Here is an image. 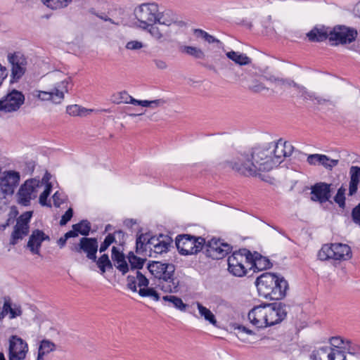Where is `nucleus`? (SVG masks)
Returning a JSON list of instances; mask_svg holds the SVG:
<instances>
[{"label":"nucleus","mask_w":360,"mask_h":360,"mask_svg":"<svg viewBox=\"0 0 360 360\" xmlns=\"http://www.w3.org/2000/svg\"><path fill=\"white\" fill-rule=\"evenodd\" d=\"M260 296L271 300H281L288 289L287 281L271 273H264L255 281Z\"/></svg>","instance_id":"nucleus-2"},{"label":"nucleus","mask_w":360,"mask_h":360,"mask_svg":"<svg viewBox=\"0 0 360 360\" xmlns=\"http://www.w3.org/2000/svg\"><path fill=\"white\" fill-rule=\"evenodd\" d=\"M236 330H237V335L238 336V338L240 339L243 338V335L245 333L248 334V335L253 334V332L251 330L247 328L246 327H245L243 326H238L236 328Z\"/></svg>","instance_id":"nucleus-63"},{"label":"nucleus","mask_w":360,"mask_h":360,"mask_svg":"<svg viewBox=\"0 0 360 360\" xmlns=\"http://www.w3.org/2000/svg\"><path fill=\"white\" fill-rule=\"evenodd\" d=\"M112 259L115 262V265L122 274L129 271V266L127 263L124 255L117 248L113 246L112 248Z\"/></svg>","instance_id":"nucleus-28"},{"label":"nucleus","mask_w":360,"mask_h":360,"mask_svg":"<svg viewBox=\"0 0 360 360\" xmlns=\"http://www.w3.org/2000/svg\"><path fill=\"white\" fill-rule=\"evenodd\" d=\"M346 189L341 186L337 192L336 195L334 198L335 202L338 204L340 207H344L345 205V193Z\"/></svg>","instance_id":"nucleus-47"},{"label":"nucleus","mask_w":360,"mask_h":360,"mask_svg":"<svg viewBox=\"0 0 360 360\" xmlns=\"http://www.w3.org/2000/svg\"><path fill=\"white\" fill-rule=\"evenodd\" d=\"M32 212H26L18 219L14 230L11 234V244L15 245L18 240L27 236L29 233V222L32 217Z\"/></svg>","instance_id":"nucleus-16"},{"label":"nucleus","mask_w":360,"mask_h":360,"mask_svg":"<svg viewBox=\"0 0 360 360\" xmlns=\"http://www.w3.org/2000/svg\"><path fill=\"white\" fill-rule=\"evenodd\" d=\"M164 301L169 302L174 307L181 310L185 311L186 309V304H184L182 300L174 295H166L162 297Z\"/></svg>","instance_id":"nucleus-39"},{"label":"nucleus","mask_w":360,"mask_h":360,"mask_svg":"<svg viewBox=\"0 0 360 360\" xmlns=\"http://www.w3.org/2000/svg\"><path fill=\"white\" fill-rule=\"evenodd\" d=\"M127 287L133 292H137V287L141 289L144 287H148L149 280L146 276L141 272L140 270L133 271L127 276Z\"/></svg>","instance_id":"nucleus-21"},{"label":"nucleus","mask_w":360,"mask_h":360,"mask_svg":"<svg viewBox=\"0 0 360 360\" xmlns=\"http://www.w3.org/2000/svg\"><path fill=\"white\" fill-rule=\"evenodd\" d=\"M149 272L158 279L157 287L166 293L179 291V281L175 277V266L172 264L152 262L147 266Z\"/></svg>","instance_id":"nucleus-3"},{"label":"nucleus","mask_w":360,"mask_h":360,"mask_svg":"<svg viewBox=\"0 0 360 360\" xmlns=\"http://www.w3.org/2000/svg\"><path fill=\"white\" fill-rule=\"evenodd\" d=\"M158 6L155 4H142L134 10V15L139 21V27L148 29L151 24L156 23Z\"/></svg>","instance_id":"nucleus-8"},{"label":"nucleus","mask_w":360,"mask_h":360,"mask_svg":"<svg viewBox=\"0 0 360 360\" xmlns=\"http://www.w3.org/2000/svg\"><path fill=\"white\" fill-rule=\"evenodd\" d=\"M231 249L230 245H221L214 249H206V254L214 259H220L224 257L231 251Z\"/></svg>","instance_id":"nucleus-30"},{"label":"nucleus","mask_w":360,"mask_h":360,"mask_svg":"<svg viewBox=\"0 0 360 360\" xmlns=\"http://www.w3.org/2000/svg\"><path fill=\"white\" fill-rule=\"evenodd\" d=\"M181 51L196 59H204L205 54L202 49L191 46H185L182 48Z\"/></svg>","instance_id":"nucleus-37"},{"label":"nucleus","mask_w":360,"mask_h":360,"mask_svg":"<svg viewBox=\"0 0 360 360\" xmlns=\"http://www.w3.org/2000/svg\"><path fill=\"white\" fill-rule=\"evenodd\" d=\"M170 246V238L166 237L165 238L162 239L160 243L155 246L152 252L155 254H162L163 252H166Z\"/></svg>","instance_id":"nucleus-44"},{"label":"nucleus","mask_w":360,"mask_h":360,"mask_svg":"<svg viewBox=\"0 0 360 360\" xmlns=\"http://www.w3.org/2000/svg\"><path fill=\"white\" fill-rule=\"evenodd\" d=\"M250 269H253L254 271H259L271 267V264L269 259L262 257L257 252L254 255L251 253V259H249Z\"/></svg>","instance_id":"nucleus-25"},{"label":"nucleus","mask_w":360,"mask_h":360,"mask_svg":"<svg viewBox=\"0 0 360 360\" xmlns=\"http://www.w3.org/2000/svg\"><path fill=\"white\" fill-rule=\"evenodd\" d=\"M19 181V172L13 170L4 172L0 177V198L12 195Z\"/></svg>","instance_id":"nucleus-11"},{"label":"nucleus","mask_w":360,"mask_h":360,"mask_svg":"<svg viewBox=\"0 0 360 360\" xmlns=\"http://www.w3.org/2000/svg\"><path fill=\"white\" fill-rule=\"evenodd\" d=\"M331 347H322L314 349L310 354L311 360H329Z\"/></svg>","instance_id":"nucleus-32"},{"label":"nucleus","mask_w":360,"mask_h":360,"mask_svg":"<svg viewBox=\"0 0 360 360\" xmlns=\"http://www.w3.org/2000/svg\"><path fill=\"white\" fill-rule=\"evenodd\" d=\"M8 60L11 65L12 80H19L26 72L27 65V58L22 53L15 52L8 55Z\"/></svg>","instance_id":"nucleus-14"},{"label":"nucleus","mask_w":360,"mask_h":360,"mask_svg":"<svg viewBox=\"0 0 360 360\" xmlns=\"http://www.w3.org/2000/svg\"><path fill=\"white\" fill-rule=\"evenodd\" d=\"M329 360H347L345 352L338 349H333L331 347V352L330 353Z\"/></svg>","instance_id":"nucleus-48"},{"label":"nucleus","mask_w":360,"mask_h":360,"mask_svg":"<svg viewBox=\"0 0 360 360\" xmlns=\"http://www.w3.org/2000/svg\"><path fill=\"white\" fill-rule=\"evenodd\" d=\"M129 98V95L127 94V91H123L118 92L117 94H115L112 96L111 100L115 103H128V100Z\"/></svg>","instance_id":"nucleus-46"},{"label":"nucleus","mask_w":360,"mask_h":360,"mask_svg":"<svg viewBox=\"0 0 360 360\" xmlns=\"http://www.w3.org/2000/svg\"><path fill=\"white\" fill-rule=\"evenodd\" d=\"M151 37L154 38L157 41L162 43L166 40L165 34L160 31L158 27L155 26L154 24H151L146 29Z\"/></svg>","instance_id":"nucleus-40"},{"label":"nucleus","mask_w":360,"mask_h":360,"mask_svg":"<svg viewBox=\"0 0 360 360\" xmlns=\"http://www.w3.org/2000/svg\"><path fill=\"white\" fill-rule=\"evenodd\" d=\"M349 195H353L358 189V185L360 181V167L358 166H352L349 169Z\"/></svg>","instance_id":"nucleus-29"},{"label":"nucleus","mask_w":360,"mask_h":360,"mask_svg":"<svg viewBox=\"0 0 360 360\" xmlns=\"http://www.w3.org/2000/svg\"><path fill=\"white\" fill-rule=\"evenodd\" d=\"M346 340H345L341 337H333L330 339V343L333 347H335L334 349L342 350Z\"/></svg>","instance_id":"nucleus-49"},{"label":"nucleus","mask_w":360,"mask_h":360,"mask_svg":"<svg viewBox=\"0 0 360 360\" xmlns=\"http://www.w3.org/2000/svg\"><path fill=\"white\" fill-rule=\"evenodd\" d=\"M311 200L326 202L330 198V185L326 183H318L311 188Z\"/></svg>","instance_id":"nucleus-22"},{"label":"nucleus","mask_w":360,"mask_h":360,"mask_svg":"<svg viewBox=\"0 0 360 360\" xmlns=\"http://www.w3.org/2000/svg\"><path fill=\"white\" fill-rule=\"evenodd\" d=\"M250 259H251V252L247 249L234 252L228 257L229 271L235 276H245L247 273V267L250 266Z\"/></svg>","instance_id":"nucleus-6"},{"label":"nucleus","mask_w":360,"mask_h":360,"mask_svg":"<svg viewBox=\"0 0 360 360\" xmlns=\"http://www.w3.org/2000/svg\"><path fill=\"white\" fill-rule=\"evenodd\" d=\"M352 217L353 221L360 226V204L352 210Z\"/></svg>","instance_id":"nucleus-62"},{"label":"nucleus","mask_w":360,"mask_h":360,"mask_svg":"<svg viewBox=\"0 0 360 360\" xmlns=\"http://www.w3.org/2000/svg\"><path fill=\"white\" fill-rule=\"evenodd\" d=\"M194 33L196 35L197 37H201L205 39L207 42L209 44L212 43H220V41L217 39H216L214 36L210 35L205 31L200 30V29H195L194 30Z\"/></svg>","instance_id":"nucleus-45"},{"label":"nucleus","mask_w":360,"mask_h":360,"mask_svg":"<svg viewBox=\"0 0 360 360\" xmlns=\"http://www.w3.org/2000/svg\"><path fill=\"white\" fill-rule=\"evenodd\" d=\"M297 89L301 93V96L306 100L314 101L316 97L315 94L312 92H309L305 87L298 84Z\"/></svg>","instance_id":"nucleus-52"},{"label":"nucleus","mask_w":360,"mask_h":360,"mask_svg":"<svg viewBox=\"0 0 360 360\" xmlns=\"http://www.w3.org/2000/svg\"><path fill=\"white\" fill-rule=\"evenodd\" d=\"M165 238L162 235H160V237L150 236L149 233L139 235L136 243V252L141 254L148 250L152 252L153 249L160 243L162 239Z\"/></svg>","instance_id":"nucleus-18"},{"label":"nucleus","mask_w":360,"mask_h":360,"mask_svg":"<svg viewBox=\"0 0 360 360\" xmlns=\"http://www.w3.org/2000/svg\"><path fill=\"white\" fill-rule=\"evenodd\" d=\"M49 240V236L46 235L42 231L39 229L34 230L30 236L27 248L32 253L39 255V249L42 242Z\"/></svg>","instance_id":"nucleus-23"},{"label":"nucleus","mask_w":360,"mask_h":360,"mask_svg":"<svg viewBox=\"0 0 360 360\" xmlns=\"http://www.w3.org/2000/svg\"><path fill=\"white\" fill-rule=\"evenodd\" d=\"M205 240L202 237H195L191 235H179L176 238V245L180 252L184 255H193L200 252Z\"/></svg>","instance_id":"nucleus-7"},{"label":"nucleus","mask_w":360,"mask_h":360,"mask_svg":"<svg viewBox=\"0 0 360 360\" xmlns=\"http://www.w3.org/2000/svg\"><path fill=\"white\" fill-rule=\"evenodd\" d=\"M25 96L22 92L13 90L0 100V111L12 112L17 111L24 103Z\"/></svg>","instance_id":"nucleus-12"},{"label":"nucleus","mask_w":360,"mask_h":360,"mask_svg":"<svg viewBox=\"0 0 360 360\" xmlns=\"http://www.w3.org/2000/svg\"><path fill=\"white\" fill-rule=\"evenodd\" d=\"M72 229L81 235L86 236L91 231V224L87 220H82L79 223L72 225Z\"/></svg>","instance_id":"nucleus-38"},{"label":"nucleus","mask_w":360,"mask_h":360,"mask_svg":"<svg viewBox=\"0 0 360 360\" xmlns=\"http://www.w3.org/2000/svg\"><path fill=\"white\" fill-rule=\"evenodd\" d=\"M200 317H203L205 320L208 321L213 326L217 325V320L213 313L207 307H204L201 303H196Z\"/></svg>","instance_id":"nucleus-34"},{"label":"nucleus","mask_w":360,"mask_h":360,"mask_svg":"<svg viewBox=\"0 0 360 360\" xmlns=\"http://www.w3.org/2000/svg\"><path fill=\"white\" fill-rule=\"evenodd\" d=\"M73 210L72 208H69L65 214L62 216L60 221V226H65L72 217Z\"/></svg>","instance_id":"nucleus-61"},{"label":"nucleus","mask_w":360,"mask_h":360,"mask_svg":"<svg viewBox=\"0 0 360 360\" xmlns=\"http://www.w3.org/2000/svg\"><path fill=\"white\" fill-rule=\"evenodd\" d=\"M250 323L257 328L268 327L267 304L256 306L248 313Z\"/></svg>","instance_id":"nucleus-19"},{"label":"nucleus","mask_w":360,"mask_h":360,"mask_svg":"<svg viewBox=\"0 0 360 360\" xmlns=\"http://www.w3.org/2000/svg\"><path fill=\"white\" fill-rule=\"evenodd\" d=\"M266 144L271 152L274 167L280 165L285 158L290 156L294 150V147L290 143L284 141L281 139L277 142H271Z\"/></svg>","instance_id":"nucleus-10"},{"label":"nucleus","mask_w":360,"mask_h":360,"mask_svg":"<svg viewBox=\"0 0 360 360\" xmlns=\"http://www.w3.org/2000/svg\"><path fill=\"white\" fill-rule=\"evenodd\" d=\"M128 103L135 105H141L142 107L146 106V100H137L134 98L132 96L129 95V98L128 100Z\"/></svg>","instance_id":"nucleus-64"},{"label":"nucleus","mask_w":360,"mask_h":360,"mask_svg":"<svg viewBox=\"0 0 360 360\" xmlns=\"http://www.w3.org/2000/svg\"><path fill=\"white\" fill-rule=\"evenodd\" d=\"M8 310H10V298L5 297L2 310L0 312V321L8 314Z\"/></svg>","instance_id":"nucleus-60"},{"label":"nucleus","mask_w":360,"mask_h":360,"mask_svg":"<svg viewBox=\"0 0 360 360\" xmlns=\"http://www.w3.org/2000/svg\"><path fill=\"white\" fill-rule=\"evenodd\" d=\"M227 163L233 170L248 176H256L259 172L269 171L274 168L271 152L266 143L237 152Z\"/></svg>","instance_id":"nucleus-1"},{"label":"nucleus","mask_w":360,"mask_h":360,"mask_svg":"<svg viewBox=\"0 0 360 360\" xmlns=\"http://www.w3.org/2000/svg\"><path fill=\"white\" fill-rule=\"evenodd\" d=\"M330 29L325 26H316L307 34L310 41L320 42L329 39Z\"/></svg>","instance_id":"nucleus-26"},{"label":"nucleus","mask_w":360,"mask_h":360,"mask_svg":"<svg viewBox=\"0 0 360 360\" xmlns=\"http://www.w3.org/2000/svg\"><path fill=\"white\" fill-rule=\"evenodd\" d=\"M221 245H229V244L226 243L222 242L220 239L213 238L211 240L207 241V243L206 245V249H214V248L219 247V246H221Z\"/></svg>","instance_id":"nucleus-57"},{"label":"nucleus","mask_w":360,"mask_h":360,"mask_svg":"<svg viewBox=\"0 0 360 360\" xmlns=\"http://www.w3.org/2000/svg\"><path fill=\"white\" fill-rule=\"evenodd\" d=\"M74 252L81 253L84 252L86 257L94 262L96 261V252L98 250V241L95 238L83 237L80 239L78 244L71 248Z\"/></svg>","instance_id":"nucleus-17"},{"label":"nucleus","mask_w":360,"mask_h":360,"mask_svg":"<svg viewBox=\"0 0 360 360\" xmlns=\"http://www.w3.org/2000/svg\"><path fill=\"white\" fill-rule=\"evenodd\" d=\"M137 292L141 297H150L154 301H158L160 300L159 294L153 288H149L148 286L144 287L141 289H139Z\"/></svg>","instance_id":"nucleus-41"},{"label":"nucleus","mask_w":360,"mask_h":360,"mask_svg":"<svg viewBox=\"0 0 360 360\" xmlns=\"http://www.w3.org/2000/svg\"><path fill=\"white\" fill-rule=\"evenodd\" d=\"M71 83V78L67 77L56 84L54 88L51 91L34 90L32 94L41 101H51L54 104H60L65 98V93L68 92V88Z\"/></svg>","instance_id":"nucleus-5"},{"label":"nucleus","mask_w":360,"mask_h":360,"mask_svg":"<svg viewBox=\"0 0 360 360\" xmlns=\"http://www.w3.org/2000/svg\"><path fill=\"white\" fill-rule=\"evenodd\" d=\"M307 162L310 165H321L331 170L338 164V160L331 159L326 155L311 154L307 157Z\"/></svg>","instance_id":"nucleus-24"},{"label":"nucleus","mask_w":360,"mask_h":360,"mask_svg":"<svg viewBox=\"0 0 360 360\" xmlns=\"http://www.w3.org/2000/svg\"><path fill=\"white\" fill-rule=\"evenodd\" d=\"M125 47L129 50L136 51L142 49L143 47V44L141 41L134 40L127 42Z\"/></svg>","instance_id":"nucleus-56"},{"label":"nucleus","mask_w":360,"mask_h":360,"mask_svg":"<svg viewBox=\"0 0 360 360\" xmlns=\"http://www.w3.org/2000/svg\"><path fill=\"white\" fill-rule=\"evenodd\" d=\"M43 4L52 10L66 8L72 0H41Z\"/></svg>","instance_id":"nucleus-35"},{"label":"nucleus","mask_w":360,"mask_h":360,"mask_svg":"<svg viewBox=\"0 0 360 360\" xmlns=\"http://www.w3.org/2000/svg\"><path fill=\"white\" fill-rule=\"evenodd\" d=\"M55 349L56 345L53 342L49 340H43L40 342L38 352L44 355H46Z\"/></svg>","instance_id":"nucleus-42"},{"label":"nucleus","mask_w":360,"mask_h":360,"mask_svg":"<svg viewBox=\"0 0 360 360\" xmlns=\"http://www.w3.org/2000/svg\"><path fill=\"white\" fill-rule=\"evenodd\" d=\"M176 21V20L175 16L173 15L172 12L165 11L160 13L158 11L156 22H158V24L164 25L166 26H170L171 25L175 23Z\"/></svg>","instance_id":"nucleus-33"},{"label":"nucleus","mask_w":360,"mask_h":360,"mask_svg":"<svg viewBox=\"0 0 360 360\" xmlns=\"http://www.w3.org/2000/svg\"><path fill=\"white\" fill-rule=\"evenodd\" d=\"M226 55L228 58L239 65H245L251 63V59L245 53L231 51L227 52Z\"/></svg>","instance_id":"nucleus-31"},{"label":"nucleus","mask_w":360,"mask_h":360,"mask_svg":"<svg viewBox=\"0 0 360 360\" xmlns=\"http://www.w3.org/2000/svg\"><path fill=\"white\" fill-rule=\"evenodd\" d=\"M84 109L78 105H71L67 107L66 111L71 116L81 115Z\"/></svg>","instance_id":"nucleus-50"},{"label":"nucleus","mask_w":360,"mask_h":360,"mask_svg":"<svg viewBox=\"0 0 360 360\" xmlns=\"http://www.w3.org/2000/svg\"><path fill=\"white\" fill-rule=\"evenodd\" d=\"M53 205L56 207H59L65 202V196L62 193L56 191L52 196Z\"/></svg>","instance_id":"nucleus-54"},{"label":"nucleus","mask_w":360,"mask_h":360,"mask_svg":"<svg viewBox=\"0 0 360 360\" xmlns=\"http://www.w3.org/2000/svg\"><path fill=\"white\" fill-rule=\"evenodd\" d=\"M352 255L351 248L343 243L325 244L318 252V257L321 261H345L349 259Z\"/></svg>","instance_id":"nucleus-4"},{"label":"nucleus","mask_w":360,"mask_h":360,"mask_svg":"<svg viewBox=\"0 0 360 360\" xmlns=\"http://www.w3.org/2000/svg\"><path fill=\"white\" fill-rule=\"evenodd\" d=\"M9 317L10 319H14L17 316H19L22 314V310L20 306L14 305L11 306L10 303V310H8Z\"/></svg>","instance_id":"nucleus-59"},{"label":"nucleus","mask_w":360,"mask_h":360,"mask_svg":"<svg viewBox=\"0 0 360 360\" xmlns=\"http://www.w3.org/2000/svg\"><path fill=\"white\" fill-rule=\"evenodd\" d=\"M115 240V237L112 234H108L104 241L102 243V244L101 245V247H100V249H99V251L101 252H105L108 248V247L112 243H114Z\"/></svg>","instance_id":"nucleus-51"},{"label":"nucleus","mask_w":360,"mask_h":360,"mask_svg":"<svg viewBox=\"0 0 360 360\" xmlns=\"http://www.w3.org/2000/svg\"><path fill=\"white\" fill-rule=\"evenodd\" d=\"M285 306L282 303L267 304L268 326L281 322L286 316Z\"/></svg>","instance_id":"nucleus-20"},{"label":"nucleus","mask_w":360,"mask_h":360,"mask_svg":"<svg viewBox=\"0 0 360 360\" xmlns=\"http://www.w3.org/2000/svg\"><path fill=\"white\" fill-rule=\"evenodd\" d=\"M357 32L353 29L345 26H337L330 30L329 41L333 45L351 43L356 37Z\"/></svg>","instance_id":"nucleus-13"},{"label":"nucleus","mask_w":360,"mask_h":360,"mask_svg":"<svg viewBox=\"0 0 360 360\" xmlns=\"http://www.w3.org/2000/svg\"><path fill=\"white\" fill-rule=\"evenodd\" d=\"M276 85L281 88L290 87V86H294V87L297 88L298 86V84H296L294 81L289 79H283V78H279Z\"/></svg>","instance_id":"nucleus-53"},{"label":"nucleus","mask_w":360,"mask_h":360,"mask_svg":"<svg viewBox=\"0 0 360 360\" xmlns=\"http://www.w3.org/2000/svg\"><path fill=\"white\" fill-rule=\"evenodd\" d=\"M51 179V174L48 172H46L44 175L42 179L40 181V183L41 184V188L44 186V190L39 195V203L42 206H47V207H51V205L50 202H47V198L49 195L51 193L52 185L49 182V180Z\"/></svg>","instance_id":"nucleus-27"},{"label":"nucleus","mask_w":360,"mask_h":360,"mask_svg":"<svg viewBox=\"0 0 360 360\" xmlns=\"http://www.w3.org/2000/svg\"><path fill=\"white\" fill-rule=\"evenodd\" d=\"M342 351L349 354L358 355L360 354V347L352 341L347 340L343 346Z\"/></svg>","instance_id":"nucleus-43"},{"label":"nucleus","mask_w":360,"mask_h":360,"mask_svg":"<svg viewBox=\"0 0 360 360\" xmlns=\"http://www.w3.org/2000/svg\"><path fill=\"white\" fill-rule=\"evenodd\" d=\"M28 352V345L25 341L17 335L9 339L8 360H24Z\"/></svg>","instance_id":"nucleus-15"},{"label":"nucleus","mask_w":360,"mask_h":360,"mask_svg":"<svg viewBox=\"0 0 360 360\" xmlns=\"http://www.w3.org/2000/svg\"><path fill=\"white\" fill-rule=\"evenodd\" d=\"M146 106L153 109L157 108L158 107L162 106L166 103V101L163 98H159L153 101H147L146 100Z\"/></svg>","instance_id":"nucleus-55"},{"label":"nucleus","mask_w":360,"mask_h":360,"mask_svg":"<svg viewBox=\"0 0 360 360\" xmlns=\"http://www.w3.org/2000/svg\"><path fill=\"white\" fill-rule=\"evenodd\" d=\"M97 264L105 265L108 269H112V264L109 259L108 255L103 254L98 260L96 261Z\"/></svg>","instance_id":"nucleus-58"},{"label":"nucleus","mask_w":360,"mask_h":360,"mask_svg":"<svg viewBox=\"0 0 360 360\" xmlns=\"http://www.w3.org/2000/svg\"><path fill=\"white\" fill-rule=\"evenodd\" d=\"M127 258L131 266V273L133 271L141 269L146 262V259L136 256L132 252L129 253Z\"/></svg>","instance_id":"nucleus-36"},{"label":"nucleus","mask_w":360,"mask_h":360,"mask_svg":"<svg viewBox=\"0 0 360 360\" xmlns=\"http://www.w3.org/2000/svg\"><path fill=\"white\" fill-rule=\"evenodd\" d=\"M41 188L40 180L31 179L25 181L17 193L18 202L23 206L30 205L31 200L37 198Z\"/></svg>","instance_id":"nucleus-9"}]
</instances>
